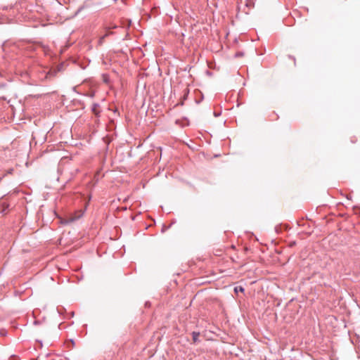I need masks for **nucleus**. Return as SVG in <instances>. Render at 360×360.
<instances>
[{"instance_id": "f257e3e1", "label": "nucleus", "mask_w": 360, "mask_h": 360, "mask_svg": "<svg viewBox=\"0 0 360 360\" xmlns=\"http://www.w3.org/2000/svg\"><path fill=\"white\" fill-rule=\"evenodd\" d=\"M198 336H199V333H195V332L193 333V340L194 342H197Z\"/></svg>"}, {"instance_id": "f03ea898", "label": "nucleus", "mask_w": 360, "mask_h": 360, "mask_svg": "<svg viewBox=\"0 0 360 360\" xmlns=\"http://www.w3.org/2000/svg\"><path fill=\"white\" fill-rule=\"evenodd\" d=\"M234 290H235V292H239V291H240V292H243V291H244V289H243L242 287L239 286V287H236V288H234Z\"/></svg>"}, {"instance_id": "7ed1b4c3", "label": "nucleus", "mask_w": 360, "mask_h": 360, "mask_svg": "<svg viewBox=\"0 0 360 360\" xmlns=\"http://www.w3.org/2000/svg\"><path fill=\"white\" fill-rule=\"evenodd\" d=\"M79 217H80V215H79V216H78V217H71V218H70V219H68V221H66L65 223L71 222V221H74V220H75L76 219H78V218H79Z\"/></svg>"}, {"instance_id": "20e7f679", "label": "nucleus", "mask_w": 360, "mask_h": 360, "mask_svg": "<svg viewBox=\"0 0 360 360\" xmlns=\"http://www.w3.org/2000/svg\"><path fill=\"white\" fill-rule=\"evenodd\" d=\"M10 360H18V359L17 357H11Z\"/></svg>"}]
</instances>
